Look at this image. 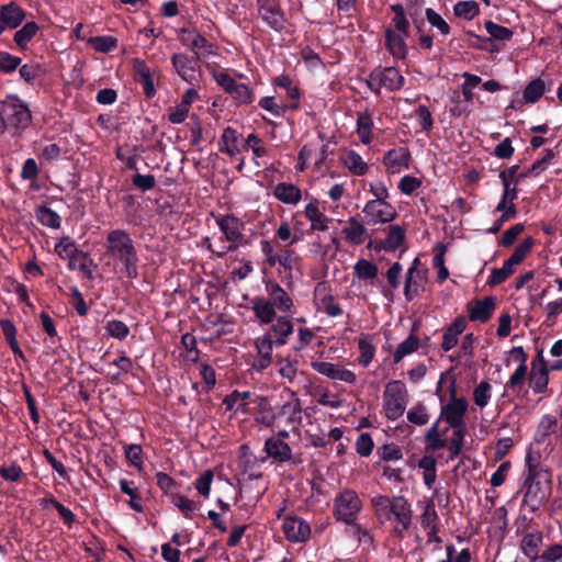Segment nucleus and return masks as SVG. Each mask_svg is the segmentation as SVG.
Segmentation results:
<instances>
[{
  "label": "nucleus",
  "mask_w": 562,
  "mask_h": 562,
  "mask_svg": "<svg viewBox=\"0 0 562 562\" xmlns=\"http://www.w3.org/2000/svg\"><path fill=\"white\" fill-rule=\"evenodd\" d=\"M38 31L40 26L36 22H26L14 33L13 41L21 50H25Z\"/></svg>",
  "instance_id": "58836bf2"
},
{
  "label": "nucleus",
  "mask_w": 562,
  "mask_h": 562,
  "mask_svg": "<svg viewBox=\"0 0 562 562\" xmlns=\"http://www.w3.org/2000/svg\"><path fill=\"white\" fill-rule=\"evenodd\" d=\"M213 476V472L211 470H206L194 482L196 491L205 498L210 496Z\"/></svg>",
  "instance_id": "774afa93"
},
{
  "label": "nucleus",
  "mask_w": 562,
  "mask_h": 562,
  "mask_svg": "<svg viewBox=\"0 0 562 562\" xmlns=\"http://www.w3.org/2000/svg\"><path fill=\"white\" fill-rule=\"evenodd\" d=\"M454 15L464 20H472L480 13V7L474 0L459 1L453 8Z\"/></svg>",
  "instance_id": "864d4df0"
},
{
  "label": "nucleus",
  "mask_w": 562,
  "mask_h": 562,
  "mask_svg": "<svg viewBox=\"0 0 562 562\" xmlns=\"http://www.w3.org/2000/svg\"><path fill=\"white\" fill-rule=\"evenodd\" d=\"M9 116L4 121L5 133L21 135L32 123L29 105L18 94H10Z\"/></svg>",
  "instance_id": "423d86ee"
},
{
  "label": "nucleus",
  "mask_w": 562,
  "mask_h": 562,
  "mask_svg": "<svg viewBox=\"0 0 562 562\" xmlns=\"http://www.w3.org/2000/svg\"><path fill=\"white\" fill-rule=\"evenodd\" d=\"M272 83L276 87L284 89L286 92V97L290 102L284 104V109H289L291 111H296L300 109L301 91L300 88L293 83V80L290 78V76L282 74L273 78Z\"/></svg>",
  "instance_id": "5701e85b"
},
{
  "label": "nucleus",
  "mask_w": 562,
  "mask_h": 562,
  "mask_svg": "<svg viewBox=\"0 0 562 562\" xmlns=\"http://www.w3.org/2000/svg\"><path fill=\"white\" fill-rule=\"evenodd\" d=\"M276 321L263 336L256 339L258 351H271L273 347L283 346L286 342V337L293 333V325L286 317L279 316Z\"/></svg>",
  "instance_id": "0eeeda50"
},
{
  "label": "nucleus",
  "mask_w": 562,
  "mask_h": 562,
  "mask_svg": "<svg viewBox=\"0 0 562 562\" xmlns=\"http://www.w3.org/2000/svg\"><path fill=\"white\" fill-rule=\"evenodd\" d=\"M542 533L540 531H532L524 536L520 542L522 553L531 559L538 558V551L542 543Z\"/></svg>",
  "instance_id": "ea45409f"
},
{
  "label": "nucleus",
  "mask_w": 562,
  "mask_h": 562,
  "mask_svg": "<svg viewBox=\"0 0 562 562\" xmlns=\"http://www.w3.org/2000/svg\"><path fill=\"white\" fill-rule=\"evenodd\" d=\"M362 503L358 494L352 490L341 491L334 501V516L346 524L355 522Z\"/></svg>",
  "instance_id": "1a4fd4ad"
},
{
  "label": "nucleus",
  "mask_w": 562,
  "mask_h": 562,
  "mask_svg": "<svg viewBox=\"0 0 562 562\" xmlns=\"http://www.w3.org/2000/svg\"><path fill=\"white\" fill-rule=\"evenodd\" d=\"M251 304V310L261 324H271L277 318L276 308L267 297L255 296Z\"/></svg>",
  "instance_id": "7c9ffc66"
},
{
  "label": "nucleus",
  "mask_w": 562,
  "mask_h": 562,
  "mask_svg": "<svg viewBox=\"0 0 562 562\" xmlns=\"http://www.w3.org/2000/svg\"><path fill=\"white\" fill-rule=\"evenodd\" d=\"M36 220L43 226L58 229L61 224L60 216L50 207L46 205H40L35 210Z\"/></svg>",
  "instance_id": "c03bdc74"
},
{
  "label": "nucleus",
  "mask_w": 562,
  "mask_h": 562,
  "mask_svg": "<svg viewBox=\"0 0 562 562\" xmlns=\"http://www.w3.org/2000/svg\"><path fill=\"white\" fill-rule=\"evenodd\" d=\"M105 330L111 337L117 338L120 340L126 338L130 334L128 326L124 322L117 319L109 321L105 324Z\"/></svg>",
  "instance_id": "0e129e2a"
},
{
  "label": "nucleus",
  "mask_w": 562,
  "mask_h": 562,
  "mask_svg": "<svg viewBox=\"0 0 562 562\" xmlns=\"http://www.w3.org/2000/svg\"><path fill=\"white\" fill-rule=\"evenodd\" d=\"M484 27L490 35L488 38H484L485 42H491L492 40L508 42L514 35V32L510 29L496 24L493 21H486L484 23Z\"/></svg>",
  "instance_id": "49530a36"
},
{
  "label": "nucleus",
  "mask_w": 562,
  "mask_h": 562,
  "mask_svg": "<svg viewBox=\"0 0 562 562\" xmlns=\"http://www.w3.org/2000/svg\"><path fill=\"white\" fill-rule=\"evenodd\" d=\"M379 268L378 266L367 259H359L353 266V274L359 280H373L378 277Z\"/></svg>",
  "instance_id": "de8ad7c7"
},
{
  "label": "nucleus",
  "mask_w": 562,
  "mask_h": 562,
  "mask_svg": "<svg viewBox=\"0 0 562 562\" xmlns=\"http://www.w3.org/2000/svg\"><path fill=\"white\" fill-rule=\"evenodd\" d=\"M402 270H403V267L400 262H394L390 268L389 270L386 271V279H387V283L391 288V290H387V289H383L382 290V294L384 295V297H386L390 302L393 301V293H392V290H396L400 284H401V281H400V276L402 273Z\"/></svg>",
  "instance_id": "3c124183"
},
{
  "label": "nucleus",
  "mask_w": 562,
  "mask_h": 562,
  "mask_svg": "<svg viewBox=\"0 0 562 562\" xmlns=\"http://www.w3.org/2000/svg\"><path fill=\"white\" fill-rule=\"evenodd\" d=\"M265 290L268 294V300L276 310L282 313H294V304L288 292L276 281L268 280L265 282Z\"/></svg>",
  "instance_id": "4468645a"
},
{
  "label": "nucleus",
  "mask_w": 562,
  "mask_h": 562,
  "mask_svg": "<svg viewBox=\"0 0 562 562\" xmlns=\"http://www.w3.org/2000/svg\"><path fill=\"white\" fill-rule=\"evenodd\" d=\"M238 139L239 134L235 128L231 126L225 127L218 142L220 151L232 157L239 154Z\"/></svg>",
  "instance_id": "f704fd0d"
},
{
  "label": "nucleus",
  "mask_w": 562,
  "mask_h": 562,
  "mask_svg": "<svg viewBox=\"0 0 562 562\" xmlns=\"http://www.w3.org/2000/svg\"><path fill=\"white\" fill-rule=\"evenodd\" d=\"M19 74L21 79L26 83L33 85L34 81L41 76L42 69L38 64H24L20 66Z\"/></svg>",
  "instance_id": "338daca9"
},
{
  "label": "nucleus",
  "mask_w": 562,
  "mask_h": 562,
  "mask_svg": "<svg viewBox=\"0 0 562 562\" xmlns=\"http://www.w3.org/2000/svg\"><path fill=\"white\" fill-rule=\"evenodd\" d=\"M406 232L400 225H392L389 228L387 236L379 243L378 248L386 251H395L405 240Z\"/></svg>",
  "instance_id": "4c0bfd02"
},
{
  "label": "nucleus",
  "mask_w": 562,
  "mask_h": 562,
  "mask_svg": "<svg viewBox=\"0 0 562 562\" xmlns=\"http://www.w3.org/2000/svg\"><path fill=\"white\" fill-rule=\"evenodd\" d=\"M263 450L269 458L281 463L289 462L292 459L291 447L280 438L269 437L266 439Z\"/></svg>",
  "instance_id": "b1692460"
},
{
  "label": "nucleus",
  "mask_w": 562,
  "mask_h": 562,
  "mask_svg": "<svg viewBox=\"0 0 562 562\" xmlns=\"http://www.w3.org/2000/svg\"><path fill=\"white\" fill-rule=\"evenodd\" d=\"M385 47L390 54L397 59H405L407 56V45L405 37L402 33L393 31L387 27L384 33Z\"/></svg>",
  "instance_id": "bb28decb"
},
{
  "label": "nucleus",
  "mask_w": 562,
  "mask_h": 562,
  "mask_svg": "<svg viewBox=\"0 0 562 562\" xmlns=\"http://www.w3.org/2000/svg\"><path fill=\"white\" fill-rule=\"evenodd\" d=\"M535 245V239L531 236L525 238L514 250V252L508 258V261L513 266H517L524 261L526 256L531 251Z\"/></svg>",
  "instance_id": "5fc2aeb1"
},
{
  "label": "nucleus",
  "mask_w": 562,
  "mask_h": 562,
  "mask_svg": "<svg viewBox=\"0 0 562 562\" xmlns=\"http://www.w3.org/2000/svg\"><path fill=\"white\" fill-rule=\"evenodd\" d=\"M408 394L402 381L394 380L386 384L383 392V408L390 420L400 418L406 408Z\"/></svg>",
  "instance_id": "39448f33"
},
{
  "label": "nucleus",
  "mask_w": 562,
  "mask_h": 562,
  "mask_svg": "<svg viewBox=\"0 0 562 562\" xmlns=\"http://www.w3.org/2000/svg\"><path fill=\"white\" fill-rule=\"evenodd\" d=\"M95 364L99 371L111 380L117 379L122 372H128L133 368V361L130 358L117 353H103Z\"/></svg>",
  "instance_id": "f8f14e48"
},
{
  "label": "nucleus",
  "mask_w": 562,
  "mask_h": 562,
  "mask_svg": "<svg viewBox=\"0 0 562 562\" xmlns=\"http://www.w3.org/2000/svg\"><path fill=\"white\" fill-rule=\"evenodd\" d=\"M407 420L411 424H414L416 426H424L428 424L429 422V414L427 412V408L423 404H416L414 405L408 412H407Z\"/></svg>",
  "instance_id": "4d7b16f0"
},
{
  "label": "nucleus",
  "mask_w": 562,
  "mask_h": 562,
  "mask_svg": "<svg viewBox=\"0 0 562 562\" xmlns=\"http://www.w3.org/2000/svg\"><path fill=\"white\" fill-rule=\"evenodd\" d=\"M372 128L373 120L371 113L368 111L359 113L357 117V134L362 144H371Z\"/></svg>",
  "instance_id": "a19ab883"
},
{
  "label": "nucleus",
  "mask_w": 562,
  "mask_h": 562,
  "mask_svg": "<svg viewBox=\"0 0 562 562\" xmlns=\"http://www.w3.org/2000/svg\"><path fill=\"white\" fill-rule=\"evenodd\" d=\"M549 364L543 358V353H537L531 362L529 386L535 393H542L547 390L549 382Z\"/></svg>",
  "instance_id": "2eb2a0df"
},
{
  "label": "nucleus",
  "mask_w": 562,
  "mask_h": 562,
  "mask_svg": "<svg viewBox=\"0 0 562 562\" xmlns=\"http://www.w3.org/2000/svg\"><path fill=\"white\" fill-rule=\"evenodd\" d=\"M342 164L350 172L357 176H363L368 171V165L362 157L355 150H346L340 157Z\"/></svg>",
  "instance_id": "79ce46f5"
},
{
  "label": "nucleus",
  "mask_w": 562,
  "mask_h": 562,
  "mask_svg": "<svg viewBox=\"0 0 562 562\" xmlns=\"http://www.w3.org/2000/svg\"><path fill=\"white\" fill-rule=\"evenodd\" d=\"M468 411V402L464 397L451 396L449 402L441 407L440 418L445 419L453 429L452 436L445 439L448 428L441 429L439 420L434 423L425 435L426 450L435 452L440 449H448L450 459L457 458L463 448L467 425L464 416Z\"/></svg>",
  "instance_id": "f257e3e1"
},
{
  "label": "nucleus",
  "mask_w": 562,
  "mask_h": 562,
  "mask_svg": "<svg viewBox=\"0 0 562 562\" xmlns=\"http://www.w3.org/2000/svg\"><path fill=\"white\" fill-rule=\"evenodd\" d=\"M491 385L486 381H482L473 391V401L480 408L485 407L491 400Z\"/></svg>",
  "instance_id": "bf43d9fd"
},
{
  "label": "nucleus",
  "mask_w": 562,
  "mask_h": 562,
  "mask_svg": "<svg viewBox=\"0 0 562 562\" xmlns=\"http://www.w3.org/2000/svg\"><path fill=\"white\" fill-rule=\"evenodd\" d=\"M317 310L323 311L329 317L342 315V308L336 303L335 296L326 291V286L318 284L314 291Z\"/></svg>",
  "instance_id": "412c9836"
},
{
  "label": "nucleus",
  "mask_w": 562,
  "mask_h": 562,
  "mask_svg": "<svg viewBox=\"0 0 562 562\" xmlns=\"http://www.w3.org/2000/svg\"><path fill=\"white\" fill-rule=\"evenodd\" d=\"M0 16L4 29H16L24 21L26 12L18 3L12 1L1 7Z\"/></svg>",
  "instance_id": "a878e982"
},
{
  "label": "nucleus",
  "mask_w": 562,
  "mask_h": 562,
  "mask_svg": "<svg viewBox=\"0 0 562 562\" xmlns=\"http://www.w3.org/2000/svg\"><path fill=\"white\" fill-rule=\"evenodd\" d=\"M496 299L486 296L483 300H474L468 304L469 319L471 322L486 323L495 310Z\"/></svg>",
  "instance_id": "6ab92c4d"
},
{
  "label": "nucleus",
  "mask_w": 562,
  "mask_h": 562,
  "mask_svg": "<svg viewBox=\"0 0 562 562\" xmlns=\"http://www.w3.org/2000/svg\"><path fill=\"white\" fill-rule=\"evenodd\" d=\"M231 97L238 104H250L255 100L254 91L245 83H237L235 89L233 90V94Z\"/></svg>",
  "instance_id": "680f3d73"
},
{
  "label": "nucleus",
  "mask_w": 562,
  "mask_h": 562,
  "mask_svg": "<svg viewBox=\"0 0 562 562\" xmlns=\"http://www.w3.org/2000/svg\"><path fill=\"white\" fill-rule=\"evenodd\" d=\"M22 63V59L5 50H0V71L11 74L15 71Z\"/></svg>",
  "instance_id": "052dcab7"
},
{
  "label": "nucleus",
  "mask_w": 562,
  "mask_h": 562,
  "mask_svg": "<svg viewBox=\"0 0 562 562\" xmlns=\"http://www.w3.org/2000/svg\"><path fill=\"white\" fill-rule=\"evenodd\" d=\"M88 43L99 53H110L117 47V38L110 35H99L90 37Z\"/></svg>",
  "instance_id": "603ef678"
},
{
  "label": "nucleus",
  "mask_w": 562,
  "mask_h": 562,
  "mask_svg": "<svg viewBox=\"0 0 562 562\" xmlns=\"http://www.w3.org/2000/svg\"><path fill=\"white\" fill-rule=\"evenodd\" d=\"M364 214L363 223L375 225L378 223H389L396 218L397 213L394 206L389 202L368 201L362 210Z\"/></svg>",
  "instance_id": "ddd939ff"
},
{
  "label": "nucleus",
  "mask_w": 562,
  "mask_h": 562,
  "mask_svg": "<svg viewBox=\"0 0 562 562\" xmlns=\"http://www.w3.org/2000/svg\"><path fill=\"white\" fill-rule=\"evenodd\" d=\"M70 305L75 308L79 316H86L89 312V307L83 299L82 293L77 286L70 288Z\"/></svg>",
  "instance_id": "e2e57ef3"
},
{
  "label": "nucleus",
  "mask_w": 562,
  "mask_h": 562,
  "mask_svg": "<svg viewBox=\"0 0 562 562\" xmlns=\"http://www.w3.org/2000/svg\"><path fill=\"white\" fill-rule=\"evenodd\" d=\"M282 527L289 541L304 542L310 538V525L300 517H286Z\"/></svg>",
  "instance_id": "f3484780"
},
{
  "label": "nucleus",
  "mask_w": 562,
  "mask_h": 562,
  "mask_svg": "<svg viewBox=\"0 0 562 562\" xmlns=\"http://www.w3.org/2000/svg\"><path fill=\"white\" fill-rule=\"evenodd\" d=\"M212 76L216 83L227 93L233 94V90L238 83L228 72L226 71H212Z\"/></svg>",
  "instance_id": "69168bd1"
},
{
  "label": "nucleus",
  "mask_w": 562,
  "mask_h": 562,
  "mask_svg": "<svg viewBox=\"0 0 562 562\" xmlns=\"http://www.w3.org/2000/svg\"><path fill=\"white\" fill-rule=\"evenodd\" d=\"M391 10L394 13L392 19L393 25L398 33L404 36H409V22L406 16L405 8L402 3L391 4Z\"/></svg>",
  "instance_id": "a18cd8bd"
},
{
  "label": "nucleus",
  "mask_w": 562,
  "mask_h": 562,
  "mask_svg": "<svg viewBox=\"0 0 562 562\" xmlns=\"http://www.w3.org/2000/svg\"><path fill=\"white\" fill-rule=\"evenodd\" d=\"M411 153L406 147H398L387 150L383 157L384 166L393 173L401 171L402 168H408Z\"/></svg>",
  "instance_id": "4be33fe9"
},
{
  "label": "nucleus",
  "mask_w": 562,
  "mask_h": 562,
  "mask_svg": "<svg viewBox=\"0 0 562 562\" xmlns=\"http://www.w3.org/2000/svg\"><path fill=\"white\" fill-rule=\"evenodd\" d=\"M379 75V81L382 86L391 92L398 91L404 87L405 78L401 75L400 70L395 67H385L383 69H375Z\"/></svg>",
  "instance_id": "2f4dec72"
},
{
  "label": "nucleus",
  "mask_w": 562,
  "mask_h": 562,
  "mask_svg": "<svg viewBox=\"0 0 562 562\" xmlns=\"http://www.w3.org/2000/svg\"><path fill=\"white\" fill-rule=\"evenodd\" d=\"M0 327L11 351H22L16 340V328L13 322L8 318H2L0 319Z\"/></svg>",
  "instance_id": "6e6d98bb"
},
{
  "label": "nucleus",
  "mask_w": 562,
  "mask_h": 562,
  "mask_svg": "<svg viewBox=\"0 0 562 562\" xmlns=\"http://www.w3.org/2000/svg\"><path fill=\"white\" fill-rule=\"evenodd\" d=\"M371 504L379 519L391 521L393 535L403 538L413 521V510L408 501L402 495H376L371 499Z\"/></svg>",
  "instance_id": "f03ea898"
},
{
  "label": "nucleus",
  "mask_w": 562,
  "mask_h": 562,
  "mask_svg": "<svg viewBox=\"0 0 562 562\" xmlns=\"http://www.w3.org/2000/svg\"><path fill=\"white\" fill-rule=\"evenodd\" d=\"M304 215L311 222V232H325L333 221L319 210L317 200H313L305 205Z\"/></svg>",
  "instance_id": "393cba45"
},
{
  "label": "nucleus",
  "mask_w": 562,
  "mask_h": 562,
  "mask_svg": "<svg viewBox=\"0 0 562 562\" xmlns=\"http://www.w3.org/2000/svg\"><path fill=\"white\" fill-rule=\"evenodd\" d=\"M420 526L425 529H431L435 527H439V516L436 510L435 499L434 497L428 498L425 501L423 505V512L419 516Z\"/></svg>",
  "instance_id": "37998d69"
},
{
  "label": "nucleus",
  "mask_w": 562,
  "mask_h": 562,
  "mask_svg": "<svg viewBox=\"0 0 562 562\" xmlns=\"http://www.w3.org/2000/svg\"><path fill=\"white\" fill-rule=\"evenodd\" d=\"M181 33L192 35L191 50L193 56L201 58L204 54H214V45L201 33L186 27L181 29Z\"/></svg>",
  "instance_id": "72a5a7b5"
},
{
  "label": "nucleus",
  "mask_w": 562,
  "mask_h": 562,
  "mask_svg": "<svg viewBox=\"0 0 562 562\" xmlns=\"http://www.w3.org/2000/svg\"><path fill=\"white\" fill-rule=\"evenodd\" d=\"M522 504L529 512H536L546 501L548 494L541 482H524Z\"/></svg>",
  "instance_id": "aec40b11"
},
{
  "label": "nucleus",
  "mask_w": 562,
  "mask_h": 562,
  "mask_svg": "<svg viewBox=\"0 0 562 562\" xmlns=\"http://www.w3.org/2000/svg\"><path fill=\"white\" fill-rule=\"evenodd\" d=\"M312 367L315 371L331 380L342 381L350 384L355 383L356 381L355 373L339 364L324 361H314L312 362Z\"/></svg>",
  "instance_id": "a211bd4d"
},
{
  "label": "nucleus",
  "mask_w": 562,
  "mask_h": 562,
  "mask_svg": "<svg viewBox=\"0 0 562 562\" xmlns=\"http://www.w3.org/2000/svg\"><path fill=\"white\" fill-rule=\"evenodd\" d=\"M215 222L223 233L225 240L229 243L227 247H222V250L214 251L209 245V249L214 252L218 258H223L227 252L235 251L240 245L246 243L245 235V223L238 218L235 214H224L215 216Z\"/></svg>",
  "instance_id": "20e7f679"
},
{
  "label": "nucleus",
  "mask_w": 562,
  "mask_h": 562,
  "mask_svg": "<svg viewBox=\"0 0 562 562\" xmlns=\"http://www.w3.org/2000/svg\"><path fill=\"white\" fill-rule=\"evenodd\" d=\"M515 272V266H513L508 259L504 261L502 268H494L486 281L488 286H496L504 283Z\"/></svg>",
  "instance_id": "8fccbe9b"
},
{
  "label": "nucleus",
  "mask_w": 562,
  "mask_h": 562,
  "mask_svg": "<svg viewBox=\"0 0 562 562\" xmlns=\"http://www.w3.org/2000/svg\"><path fill=\"white\" fill-rule=\"evenodd\" d=\"M135 81L143 88V92L147 99H151L156 94L154 77L150 68L145 61H137L135 65Z\"/></svg>",
  "instance_id": "c85d7f7f"
},
{
  "label": "nucleus",
  "mask_w": 562,
  "mask_h": 562,
  "mask_svg": "<svg viewBox=\"0 0 562 562\" xmlns=\"http://www.w3.org/2000/svg\"><path fill=\"white\" fill-rule=\"evenodd\" d=\"M348 226L344 227L342 233L346 239L353 245H361L369 237L367 228L356 217L348 220Z\"/></svg>",
  "instance_id": "c9c22d12"
},
{
  "label": "nucleus",
  "mask_w": 562,
  "mask_h": 562,
  "mask_svg": "<svg viewBox=\"0 0 562 562\" xmlns=\"http://www.w3.org/2000/svg\"><path fill=\"white\" fill-rule=\"evenodd\" d=\"M273 195L280 202L292 205H296L302 199V192L300 188L293 183L288 182H279L273 188Z\"/></svg>",
  "instance_id": "473e14b6"
},
{
  "label": "nucleus",
  "mask_w": 562,
  "mask_h": 562,
  "mask_svg": "<svg viewBox=\"0 0 562 562\" xmlns=\"http://www.w3.org/2000/svg\"><path fill=\"white\" fill-rule=\"evenodd\" d=\"M105 250L121 265L122 277L131 280L138 278L139 257L128 232L120 228L110 231L106 235Z\"/></svg>",
  "instance_id": "7ed1b4c3"
},
{
  "label": "nucleus",
  "mask_w": 562,
  "mask_h": 562,
  "mask_svg": "<svg viewBox=\"0 0 562 562\" xmlns=\"http://www.w3.org/2000/svg\"><path fill=\"white\" fill-rule=\"evenodd\" d=\"M272 419L279 420L280 424H284L290 427L293 434L300 436V429L303 422L302 404L300 398L294 393H291L289 400L281 405Z\"/></svg>",
  "instance_id": "9d476101"
},
{
  "label": "nucleus",
  "mask_w": 562,
  "mask_h": 562,
  "mask_svg": "<svg viewBox=\"0 0 562 562\" xmlns=\"http://www.w3.org/2000/svg\"><path fill=\"white\" fill-rule=\"evenodd\" d=\"M418 467L423 470V480L429 488L434 485L437 477V462L431 456H425L418 461Z\"/></svg>",
  "instance_id": "09e8293b"
},
{
  "label": "nucleus",
  "mask_w": 562,
  "mask_h": 562,
  "mask_svg": "<svg viewBox=\"0 0 562 562\" xmlns=\"http://www.w3.org/2000/svg\"><path fill=\"white\" fill-rule=\"evenodd\" d=\"M175 72L188 85L199 86L201 79L200 57L187 53H175L170 58Z\"/></svg>",
  "instance_id": "6e6552de"
},
{
  "label": "nucleus",
  "mask_w": 562,
  "mask_h": 562,
  "mask_svg": "<svg viewBox=\"0 0 562 562\" xmlns=\"http://www.w3.org/2000/svg\"><path fill=\"white\" fill-rule=\"evenodd\" d=\"M258 13L262 21L276 32L285 26V15L278 0H257Z\"/></svg>",
  "instance_id": "9b49d317"
},
{
  "label": "nucleus",
  "mask_w": 562,
  "mask_h": 562,
  "mask_svg": "<svg viewBox=\"0 0 562 562\" xmlns=\"http://www.w3.org/2000/svg\"><path fill=\"white\" fill-rule=\"evenodd\" d=\"M524 482H541L548 480L547 471L541 467L539 454L529 450L525 458Z\"/></svg>",
  "instance_id": "cd10ccee"
},
{
  "label": "nucleus",
  "mask_w": 562,
  "mask_h": 562,
  "mask_svg": "<svg viewBox=\"0 0 562 562\" xmlns=\"http://www.w3.org/2000/svg\"><path fill=\"white\" fill-rule=\"evenodd\" d=\"M547 91V85L541 77L535 78L522 90V103H536Z\"/></svg>",
  "instance_id": "e433bc0d"
},
{
  "label": "nucleus",
  "mask_w": 562,
  "mask_h": 562,
  "mask_svg": "<svg viewBox=\"0 0 562 562\" xmlns=\"http://www.w3.org/2000/svg\"><path fill=\"white\" fill-rule=\"evenodd\" d=\"M425 15H426V19H427L428 23L432 27H436L440 32V34L446 36V35H448L450 33V31H451L450 25L434 9L427 8L426 11H425Z\"/></svg>",
  "instance_id": "13d9d810"
},
{
  "label": "nucleus",
  "mask_w": 562,
  "mask_h": 562,
  "mask_svg": "<svg viewBox=\"0 0 562 562\" xmlns=\"http://www.w3.org/2000/svg\"><path fill=\"white\" fill-rule=\"evenodd\" d=\"M429 270H422L420 272H413L407 270L404 281V296L406 302L414 301L422 292L425 291L428 281Z\"/></svg>",
  "instance_id": "dca6fc26"
},
{
  "label": "nucleus",
  "mask_w": 562,
  "mask_h": 562,
  "mask_svg": "<svg viewBox=\"0 0 562 562\" xmlns=\"http://www.w3.org/2000/svg\"><path fill=\"white\" fill-rule=\"evenodd\" d=\"M553 435H557L559 439V427H558V418L553 415L546 414L541 417L536 432H535V441L538 443H546L549 438Z\"/></svg>",
  "instance_id": "c756f323"
}]
</instances>
